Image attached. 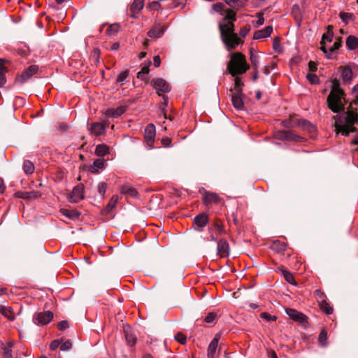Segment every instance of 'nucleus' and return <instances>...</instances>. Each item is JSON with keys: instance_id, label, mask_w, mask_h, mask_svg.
Masks as SVG:
<instances>
[{"instance_id": "1", "label": "nucleus", "mask_w": 358, "mask_h": 358, "mask_svg": "<svg viewBox=\"0 0 358 358\" xmlns=\"http://www.w3.org/2000/svg\"><path fill=\"white\" fill-rule=\"evenodd\" d=\"M223 11H225L226 15L219 23V29L222 42L225 44L227 50L230 51L241 43L240 38L234 33V22L236 20V13L232 9L224 10V5L222 3L213 4L211 13L216 12L222 15Z\"/></svg>"}, {"instance_id": "2", "label": "nucleus", "mask_w": 358, "mask_h": 358, "mask_svg": "<svg viewBox=\"0 0 358 358\" xmlns=\"http://www.w3.org/2000/svg\"><path fill=\"white\" fill-rule=\"evenodd\" d=\"M227 70L232 76L242 75L249 69L245 57L241 52L230 55V61L227 63Z\"/></svg>"}, {"instance_id": "3", "label": "nucleus", "mask_w": 358, "mask_h": 358, "mask_svg": "<svg viewBox=\"0 0 358 358\" xmlns=\"http://www.w3.org/2000/svg\"><path fill=\"white\" fill-rule=\"evenodd\" d=\"M345 91H330L327 97L329 108L334 113H339L345 109Z\"/></svg>"}, {"instance_id": "4", "label": "nucleus", "mask_w": 358, "mask_h": 358, "mask_svg": "<svg viewBox=\"0 0 358 358\" xmlns=\"http://www.w3.org/2000/svg\"><path fill=\"white\" fill-rule=\"evenodd\" d=\"M345 123L344 124L336 125L338 132H341L343 136H348L350 133L355 132L356 128L353 125L358 122V114L348 110L345 117Z\"/></svg>"}, {"instance_id": "5", "label": "nucleus", "mask_w": 358, "mask_h": 358, "mask_svg": "<svg viewBox=\"0 0 358 358\" xmlns=\"http://www.w3.org/2000/svg\"><path fill=\"white\" fill-rule=\"evenodd\" d=\"M202 191L203 192L202 194L203 203L206 207L208 208L210 206H212L213 204H217L221 201L222 199L217 193L207 191L203 188H202V189H200L199 192L201 193Z\"/></svg>"}, {"instance_id": "6", "label": "nucleus", "mask_w": 358, "mask_h": 358, "mask_svg": "<svg viewBox=\"0 0 358 358\" xmlns=\"http://www.w3.org/2000/svg\"><path fill=\"white\" fill-rule=\"evenodd\" d=\"M38 71V66L37 65H31L26 69H24L21 74L17 76L15 78V82L18 83H24L27 81L30 78L35 75Z\"/></svg>"}, {"instance_id": "7", "label": "nucleus", "mask_w": 358, "mask_h": 358, "mask_svg": "<svg viewBox=\"0 0 358 358\" xmlns=\"http://www.w3.org/2000/svg\"><path fill=\"white\" fill-rule=\"evenodd\" d=\"M231 101L235 108L238 110H244V104L249 101V99L243 93V91H236L231 95Z\"/></svg>"}, {"instance_id": "8", "label": "nucleus", "mask_w": 358, "mask_h": 358, "mask_svg": "<svg viewBox=\"0 0 358 358\" xmlns=\"http://www.w3.org/2000/svg\"><path fill=\"white\" fill-rule=\"evenodd\" d=\"M53 313L50 310L40 312L34 316L33 320L37 325H46L53 319Z\"/></svg>"}, {"instance_id": "9", "label": "nucleus", "mask_w": 358, "mask_h": 358, "mask_svg": "<svg viewBox=\"0 0 358 358\" xmlns=\"http://www.w3.org/2000/svg\"><path fill=\"white\" fill-rule=\"evenodd\" d=\"M208 215L206 213H201L194 217L193 220V227L196 231L201 232L208 223Z\"/></svg>"}, {"instance_id": "10", "label": "nucleus", "mask_w": 358, "mask_h": 358, "mask_svg": "<svg viewBox=\"0 0 358 358\" xmlns=\"http://www.w3.org/2000/svg\"><path fill=\"white\" fill-rule=\"evenodd\" d=\"M126 106H120L117 108H109L102 112L103 118H117L120 117L126 111Z\"/></svg>"}, {"instance_id": "11", "label": "nucleus", "mask_w": 358, "mask_h": 358, "mask_svg": "<svg viewBox=\"0 0 358 358\" xmlns=\"http://www.w3.org/2000/svg\"><path fill=\"white\" fill-rule=\"evenodd\" d=\"M84 186L81 184L77 185L73 187L71 193L68 197L71 203H78L84 198Z\"/></svg>"}, {"instance_id": "12", "label": "nucleus", "mask_w": 358, "mask_h": 358, "mask_svg": "<svg viewBox=\"0 0 358 358\" xmlns=\"http://www.w3.org/2000/svg\"><path fill=\"white\" fill-rule=\"evenodd\" d=\"M108 126V122H92L89 126V131L91 134H93L96 136H101L104 134L106 131V127Z\"/></svg>"}, {"instance_id": "13", "label": "nucleus", "mask_w": 358, "mask_h": 358, "mask_svg": "<svg viewBox=\"0 0 358 358\" xmlns=\"http://www.w3.org/2000/svg\"><path fill=\"white\" fill-rule=\"evenodd\" d=\"M156 134L155 127L153 124H148L145 129L144 138L147 145L150 147H153L155 137Z\"/></svg>"}, {"instance_id": "14", "label": "nucleus", "mask_w": 358, "mask_h": 358, "mask_svg": "<svg viewBox=\"0 0 358 358\" xmlns=\"http://www.w3.org/2000/svg\"><path fill=\"white\" fill-rule=\"evenodd\" d=\"M166 29V27L160 23H155L148 31L147 35L152 38H159L164 35Z\"/></svg>"}, {"instance_id": "15", "label": "nucleus", "mask_w": 358, "mask_h": 358, "mask_svg": "<svg viewBox=\"0 0 358 358\" xmlns=\"http://www.w3.org/2000/svg\"><path fill=\"white\" fill-rule=\"evenodd\" d=\"M229 245L227 240L221 238L217 241V255L220 257H227L229 255Z\"/></svg>"}, {"instance_id": "16", "label": "nucleus", "mask_w": 358, "mask_h": 358, "mask_svg": "<svg viewBox=\"0 0 358 358\" xmlns=\"http://www.w3.org/2000/svg\"><path fill=\"white\" fill-rule=\"evenodd\" d=\"M276 138L282 141H299V136L290 130L280 131L276 134Z\"/></svg>"}, {"instance_id": "17", "label": "nucleus", "mask_w": 358, "mask_h": 358, "mask_svg": "<svg viewBox=\"0 0 358 358\" xmlns=\"http://www.w3.org/2000/svg\"><path fill=\"white\" fill-rule=\"evenodd\" d=\"M287 315L293 320L301 324L307 322V317L301 312L292 308L286 309Z\"/></svg>"}, {"instance_id": "18", "label": "nucleus", "mask_w": 358, "mask_h": 358, "mask_svg": "<svg viewBox=\"0 0 358 358\" xmlns=\"http://www.w3.org/2000/svg\"><path fill=\"white\" fill-rule=\"evenodd\" d=\"M16 198L22 199L24 200L36 199L41 196V194L37 191L31 192H16L14 194Z\"/></svg>"}, {"instance_id": "19", "label": "nucleus", "mask_w": 358, "mask_h": 358, "mask_svg": "<svg viewBox=\"0 0 358 358\" xmlns=\"http://www.w3.org/2000/svg\"><path fill=\"white\" fill-rule=\"evenodd\" d=\"M220 338V334H217L213 339L210 343L208 347V358H214L216 350L218 346L219 340Z\"/></svg>"}, {"instance_id": "20", "label": "nucleus", "mask_w": 358, "mask_h": 358, "mask_svg": "<svg viewBox=\"0 0 358 358\" xmlns=\"http://www.w3.org/2000/svg\"><path fill=\"white\" fill-rule=\"evenodd\" d=\"M273 32V27L271 25H268L265 28L256 31L253 35L254 40H260L262 38H267L270 36L271 33Z\"/></svg>"}, {"instance_id": "21", "label": "nucleus", "mask_w": 358, "mask_h": 358, "mask_svg": "<svg viewBox=\"0 0 358 358\" xmlns=\"http://www.w3.org/2000/svg\"><path fill=\"white\" fill-rule=\"evenodd\" d=\"M120 191L122 194L136 198L138 196L137 190L129 184H125L120 187Z\"/></svg>"}, {"instance_id": "22", "label": "nucleus", "mask_w": 358, "mask_h": 358, "mask_svg": "<svg viewBox=\"0 0 358 358\" xmlns=\"http://www.w3.org/2000/svg\"><path fill=\"white\" fill-rule=\"evenodd\" d=\"M105 167V160L102 158L96 159L92 165L89 168V171L94 174L99 173V169H103Z\"/></svg>"}, {"instance_id": "23", "label": "nucleus", "mask_w": 358, "mask_h": 358, "mask_svg": "<svg viewBox=\"0 0 358 358\" xmlns=\"http://www.w3.org/2000/svg\"><path fill=\"white\" fill-rule=\"evenodd\" d=\"M13 346V342L9 341L6 345L2 343L1 348V358H13L12 348Z\"/></svg>"}, {"instance_id": "24", "label": "nucleus", "mask_w": 358, "mask_h": 358, "mask_svg": "<svg viewBox=\"0 0 358 358\" xmlns=\"http://www.w3.org/2000/svg\"><path fill=\"white\" fill-rule=\"evenodd\" d=\"M124 334L127 343L130 346H134L136 342V337L129 327L124 328Z\"/></svg>"}, {"instance_id": "25", "label": "nucleus", "mask_w": 358, "mask_h": 358, "mask_svg": "<svg viewBox=\"0 0 358 358\" xmlns=\"http://www.w3.org/2000/svg\"><path fill=\"white\" fill-rule=\"evenodd\" d=\"M152 85L154 90H169V83L162 78L153 79Z\"/></svg>"}, {"instance_id": "26", "label": "nucleus", "mask_w": 358, "mask_h": 358, "mask_svg": "<svg viewBox=\"0 0 358 358\" xmlns=\"http://www.w3.org/2000/svg\"><path fill=\"white\" fill-rule=\"evenodd\" d=\"M341 76L344 83H350L353 77L352 70L350 66H344L341 69Z\"/></svg>"}, {"instance_id": "27", "label": "nucleus", "mask_w": 358, "mask_h": 358, "mask_svg": "<svg viewBox=\"0 0 358 358\" xmlns=\"http://www.w3.org/2000/svg\"><path fill=\"white\" fill-rule=\"evenodd\" d=\"M0 313L10 321H13L15 318L13 308L10 306H0Z\"/></svg>"}, {"instance_id": "28", "label": "nucleus", "mask_w": 358, "mask_h": 358, "mask_svg": "<svg viewBox=\"0 0 358 358\" xmlns=\"http://www.w3.org/2000/svg\"><path fill=\"white\" fill-rule=\"evenodd\" d=\"M60 213L65 217L72 220L78 219L80 215V213L75 209L62 208Z\"/></svg>"}, {"instance_id": "29", "label": "nucleus", "mask_w": 358, "mask_h": 358, "mask_svg": "<svg viewBox=\"0 0 358 358\" xmlns=\"http://www.w3.org/2000/svg\"><path fill=\"white\" fill-rule=\"evenodd\" d=\"M298 125L303 130H306L310 133H313L315 131V126L307 120H299L298 121Z\"/></svg>"}, {"instance_id": "30", "label": "nucleus", "mask_w": 358, "mask_h": 358, "mask_svg": "<svg viewBox=\"0 0 358 358\" xmlns=\"http://www.w3.org/2000/svg\"><path fill=\"white\" fill-rule=\"evenodd\" d=\"M22 169L25 174H27V175L32 174L35 170L34 163L31 161L28 160V159L24 160Z\"/></svg>"}, {"instance_id": "31", "label": "nucleus", "mask_w": 358, "mask_h": 358, "mask_svg": "<svg viewBox=\"0 0 358 358\" xmlns=\"http://www.w3.org/2000/svg\"><path fill=\"white\" fill-rule=\"evenodd\" d=\"M158 95L159 96H163V101L159 105V115H163L165 119H167V111L165 107H166L169 104V99L160 93H159Z\"/></svg>"}, {"instance_id": "32", "label": "nucleus", "mask_w": 358, "mask_h": 358, "mask_svg": "<svg viewBox=\"0 0 358 358\" xmlns=\"http://www.w3.org/2000/svg\"><path fill=\"white\" fill-rule=\"evenodd\" d=\"M346 45L349 50H355L358 47V38L352 35L349 36L346 39Z\"/></svg>"}, {"instance_id": "33", "label": "nucleus", "mask_w": 358, "mask_h": 358, "mask_svg": "<svg viewBox=\"0 0 358 358\" xmlns=\"http://www.w3.org/2000/svg\"><path fill=\"white\" fill-rule=\"evenodd\" d=\"M109 151V148L108 145L105 144H99L97 145L94 153L96 155L99 157H103L106 155Z\"/></svg>"}, {"instance_id": "34", "label": "nucleus", "mask_w": 358, "mask_h": 358, "mask_svg": "<svg viewBox=\"0 0 358 358\" xmlns=\"http://www.w3.org/2000/svg\"><path fill=\"white\" fill-rule=\"evenodd\" d=\"M145 0H134L131 5L130 10L133 13L139 12L144 6Z\"/></svg>"}, {"instance_id": "35", "label": "nucleus", "mask_w": 358, "mask_h": 358, "mask_svg": "<svg viewBox=\"0 0 358 358\" xmlns=\"http://www.w3.org/2000/svg\"><path fill=\"white\" fill-rule=\"evenodd\" d=\"M334 36L333 26L329 25L327 27V31L322 35L321 43H324L325 41L331 42Z\"/></svg>"}, {"instance_id": "36", "label": "nucleus", "mask_w": 358, "mask_h": 358, "mask_svg": "<svg viewBox=\"0 0 358 358\" xmlns=\"http://www.w3.org/2000/svg\"><path fill=\"white\" fill-rule=\"evenodd\" d=\"M129 71L125 70L120 73L118 77L116 79V83L117 85H122L127 81V78L129 77Z\"/></svg>"}, {"instance_id": "37", "label": "nucleus", "mask_w": 358, "mask_h": 358, "mask_svg": "<svg viewBox=\"0 0 358 358\" xmlns=\"http://www.w3.org/2000/svg\"><path fill=\"white\" fill-rule=\"evenodd\" d=\"M118 201V196L117 195H113L108 203L107 204V206H106V208H104V211L106 213H110L116 206V203Z\"/></svg>"}, {"instance_id": "38", "label": "nucleus", "mask_w": 358, "mask_h": 358, "mask_svg": "<svg viewBox=\"0 0 358 358\" xmlns=\"http://www.w3.org/2000/svg\"><path fill=\"white\" fill-rule=\"evenodd\" d=\"M341 44L342 41L341 39H338V41H335L333 45L331 48H329V54L327 55V57L328 59L333 58L334 53L337 50L340 48Z\"/></svg>"}, {"instance_id": "39", "label": "nucleus", "mask_w": 358, "mask_h": 358, "mask_svg": "<svg viewBox=\"0 0 358 358\" xmlns=\"http://www.w3.org/2000/svg\"><path fill=\"white\" fill-rule=\"evenodd\" d=\"M320 308L327 315H330L333 313V308L324 299L320 302Z\"/></svg>"}, {"instance_id": "40", "label": "nucleus", "mask_w": 358, "mask_h": 358, "mask_svg": "<svg viewBox=\"0 0 358 358\" xmlns=\"http://www.w3.org/2000/svg\"><path fill=\"white\" fill-rule=\"evenodd\" d=\"M286 244L277 240L273 241L272 244V249L278 252H284L286 250Z\"/></svg>"}, {"instance_id": "41", "label": "nucleus", "mask_w": 358, "mask_h": 358, "mask_svg": "<svg viewBox=\"0 0 358 358\" xmlns=\"http://www.w3.org/2000/svg\"><path fill=\"white\" fill-rule=\"evenodd\" d=\"M213 227L219 234L222 235L225 234V230L220 220H215L213 222Z\"/></svg>"}, {"instance_id": "42", "label": "nucleus", "mask_w": 358, "mask_h": 358, "mask_svg": "<svg viewBox=\"0 0 358 358\" xmlns=\"http://www.w3.org/2000/svg\"><path fill=\"white\" fill-rule=\"evenodd\" d=\"M327 331L323 329L318 336V342L321 346H326L327 345Z\"/></svg>"}, {"instance_id": "43", "label": "nucleus", "mask_w": 358, "mask_h": 358, "mask_svg": "<svg viewBox=\"0 0 358 358\" xmlns=\"http://www.w3.org/2000/svg\"><path fill=\"white\" fill-rule=\"evenodd\" d=\"M282 274H283L285 279L287 280V282H289L292 285H296V282L295 281L294 278L292 273H290L289 271H288L287 270H283Z\"/></svg>"}, {"instance_id": "44", "label": "nucleus", "mask_w": 358, "mask_h": 358, "mask_svg": "<svg viewBox=\"0 0 358 358\" xmlns=\"http://www.w3.org/2000/svg\"><path fill=\"white\" fill-rule=\"evenodd\" d=\"M225 3L232 8L238 9L243 6V3L241 0H224Z\"/></svg>"}, {"instance_id": "45", "label": "nucleus", "mask_w": 358, "mask_h": 358, "mask_svg": "<svg viewBox=\"0 0 358 358\" xmlns=\"http://www.w3.org/2000/svg\"><path fill=\"white\" fill-rule=\"evenodd\" d=\"M252 67L256 70L259 64V56L255 53L252 50H250V57Z\"/></svg>"}, {"instance_id": "46", "label": "nucleus", "mask_w": 358, "mask_h": 358, "mask_svg": "<svg viewBox=\"0 0 358 358\" xmlns=\"http://www.w3.org/2000/svg\"><path fill=\"white\" fill-rule=\"evenodd\" d=\"M339 17L342 20V21L347 24L349 21L352 18L353 15L350 13L341 12L339 13Z\"/></svg>"}, {"instance_id": "47", "label": "nucleus", "mask_w": 358, "mask_h": 358, "mask_svg": "<svg viewBox=\"0 0 358 358\" xmlns=\"http://www.w3.org/2000/svg\"><path fill=\"white\" fill-rule=\"evenodd\" d=\"M106 188L107 184L104 182H100L97 186V191L99 194L101 195V199H103L105 196Z\"/></svg>"}, {"instance_id": "48", "label": "nucleus", "mask_w": 358, "mask_h": 358, "mask_svg": "<svg viewBox=\"0 0 358 358\" xmlns=\"http://www.w3.org/2000/svg\"><path fill=\"white\" fill-rule=\"evenodd\" d=\"M119 29L120 26L118 24H113L108 27L106 32L108 35H113L117 34L119 31Z\"/></svg>"}, {"instance_id": "49", "label": "nucleus", "mask_w": 358, "mask_h": 358, "mask_svg": "<svg viewBox=\"0 0 358 358\" xmlns=\"http://www.w3.org/2000/svg\"><path fill=\"white\" fill-rule=\"evenodd\" d=\"M72 348V342L70 340H66L60 344V350L62 351H67Z\"/></svg>"}, {"instance_id": "50", "label": "nucleus", "mask_w": 358, "mask_h": 358, "mask_svg": "<svg viewBox=\"0 0 358 358\" xmlns=\"http://www.w3.org/2000/svg\"><path fill=\"white\" fill-rule=\"evenodd\" d=\"M306 78L313 85L319 83V78L314 73H308L306 76Z\"/></svg>"}, {"instance_id": "51", "label": "nucleus", "mask_w": 358, "mask_h": 358, "mask_svg": "<svg viewBox=\"0 0 358 358\" xmlns=\"http://www.w3.org/2000/svg\"><path fill=\"white\" fill-rule=\"evenodd\" d=\"M217 317V314L215 313L211 312L208 313V315L206 316L204 321L207 323H213L215 320V319Z\"/></svg>"}, {"instance_id": "52", "label": "nucleus", "mask_w": 358, "mask_h": 358, "mask_svg": "<svg viewBox=\"0 0 358 358\" xmlns=\"http://www.w3.org/2000/svg\"><path fill=\"white\" fill-rule=\"evenodd\" d=\"M69 327V322L67 320H62L57 324V328L60 331H64Z\"/></svg>"}, {"instance_id": "53", "label": "nucleus", "mask_w": 358, "mask_h": 358, "mask_svg": "<svg viewBox=\"0 0 358 358\" xmlns=\"http://www.w3.org/2000/svg\"><path fill=\"white\" fill-rule=\"evenodd\" d=\"M175 339L181 344H185L187 341L186 336L180 332L176 335Z\"/></svg>"}, {"instance_id": "54", "label": "nucleus", "mask_w": 358, "mask_h": 358, "mask_svg": "<svg viewBox=\"0 0 358 358\" xmlns=\"http://www.w3.org/2000/svg\"><path fill=\"white\" fill-rule=\"evenodd\" d=\"M261 317L266 320L267 321H275L276 320V316H273L266 312H263L260 315Z\"/></svg>"}, {"instance_id": "55", "label": "nucleus", "mask_w": 358, "mask_h": 358, "mask_svg": "<svg viewBox=\"0 0 358 358\" xmlns=\"http://www.w3.org/2000/svg\"><path fill=\"white\" fill-rule=\"evenodd\" d=\"M61 342L58 339L53 340L50 344V349L51 350H55L59 347L60 348Z\"/></svg>"}, {"instance_id": "56", "label": "nucleus", "mask_w": 358, "mask_h": 358, "mask_svg": "<svg viewBox=\"0 0 358 358\" xmlns=\"http://www.w3.org/2000/svg\"><path fill=\"white\" fill-rule=\"evenodd\" d=\"M159 1H152L151 3H150L148 7L149 8H150L151 10H158L161 8V5L159 4Z\"/></svg>"}, {"instance_id": "57", "label": "nucleus", "mask_w": 358, "mask_h": 358, "mask_svg": "<svg viewBox=\"0 0 358 358\" xmlns=\"http://www.w3.org/2000/svg\"><path fill=\"white\" fill-rule=\"evenodd\" d=\"M152 62L151 61H148L144 66L142 68L141 72H143V73H145L146 75H148L149 73V67L151 65Z\"/></svg>"}, {"instance_id": "58", "label": "nucleus", "mask_w": 358, "mask_h": 358, "mask_svg": "<svg viewBox=\"0 0 358 358\" xmlns=\"http://www.w3.org/2000/svg\"><path fill=\"white\" fill-rule=\"evenodd\" d=\"M25 103L24 99L22 97H16L15 99V104L18 105L20 106H23Z\"/></svg>"}, {"instance_id": "59", "label": "nucleus", "mask_w": 358, "mask_h": 358, "mask_svg": "<svg viewBox=\"0 0 358 358\" xmlns=\"http://www.w3.org/2000/svg\"><path fill=\"white\" fill-rule=\"evenodd\" d=\"M331 90H341L340 88V82H339V80L336 79V80H334L333 81Z\"/></svg>"}, {"instance_id": "60", "label": "nucleus", "mask_w": 358, "mask_h": 358, "mask_svg": "<svg viewBox=\"0 0 358 358\" xmlns=\"http://www.w3.org/2000/svg\"><path fill=\"white\" fill-rule=\"evenodd\" d=\"M153 62H154V66L155 67H159L161 64L160 57L159 55H155L153 58Z\"/></svg>"}, {"instance_id": "61", "label": "nucleus", "mask_w": 358, "mask_h": 358, "mask_svg": "<svg viewBox=\"0 0 358 358\" xmlns=\"http://www.w3.org/2000/svg\"><path fill=\"white\" fill-rule=\"evenodd\" d=\"M249 29L247 27H243V28H241L239 31V34L243 36V37H245L248 31H249Z\"/></svg>"}, {"instance_id": "62", "label": "nucleus", "mask_w": 358, "mask_h": 358, "mask_svg": "<svg viewBox=\"0 0 358 358\" xmlns=\"http://www.w3.org/2000/svg\"><path fill=\"white\" fill-rule=\"evenodd\" d=\"M264 18L263 15H259L258 19L256 22L257 26L259 27V26L262 25L264 24Z\"/></svg>"}, {"instance_id": "63", "label": "nucleus", "mask_w": 358, "mask_h": 358, "mask_svg": "<svg viewBox=\"0 0 358 358\" xmlns=\"http://www.w3.org/2000/svg\"><path fill=\"white\" fill-rule=\"evenodd\" d=\"M273 48L275 51H277V52L280 51V43L277 41H274L273 43Z\"/></svg>"}, {"instance_id": "64", "label": "nucleus", "mask_w": 358, "mask_h": 358, "mask_svg": "<svg viewBox=\"0 0 358 358\" xmlns=\"http://www.w3.org/2000/svg\"><path fill=\"white\" fill-rule=\"evenodd\" d=\"M147 76H148V75H146L145 73H143V72L139 71L137 73V78L142 80H145L147 78Z\"/></svg>"}]
</instances>
